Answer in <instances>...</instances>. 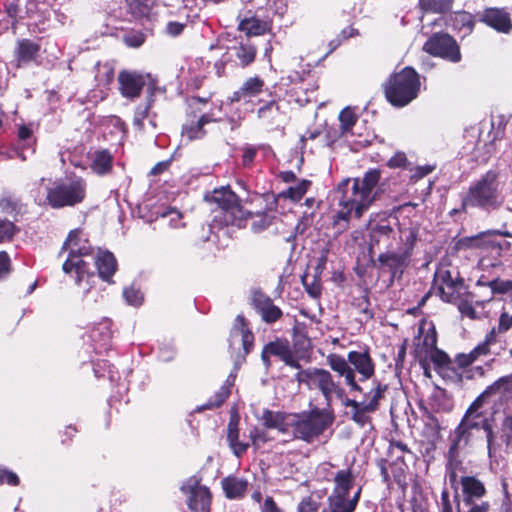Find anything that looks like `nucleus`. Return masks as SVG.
<instances>
[{"instance_id":"412c9836","label":"nucleus","mask_w":512,"mask_h":512,"mask_svg":"<svg viewBox=\"0 0 512 512\" xmlns=\"http://www.w3.org/2000/svg\"><path fill=\"white\" fill-rule=\"evenodd\" d=\"M460 483L466 504H471L474 499L483 497L486 492L484 485L474 477H462Z\"/></svg>"},{"instance_id":"5fc2aeb1","label":"nucleus","mask_w":512,"mask_h":512,"mask_svg":"<svg viewBox=\"0 0 512 512\" xmlns=\"http://www.w3.org/2000/svg\"><path fill=\"white\" fill-rule=\"evenodd\" d=\"M458 309L463 316H467L471 319H475L477 317L475 309L473 308L472 304L467 300L459 301Z\"/></svg>"},{"instance_id":"4be33fe9","label":"nucleus","mask_w":512,"mask_h":512,"mask_svg":"<svg viewBox=\"0 0 512 512\" xmlns=\"http://www.w3.org/2000/svg\"><path fill=\"white\" fill-rule=\"evenodd\" d=\"M221 484L226 497L229 499L243 497L248 486V482L245 479L235 476L224 478Z\"/></svg>"},{"instance_id":"f704fd0d","label":"nucleus","mask_w":512,"mask_h":512,"mask_svg":"<svg viewBox=\"0 0 512 512\" xmlns=\"http://www.w3.org/2000/svg\"><path fill=\"white\" fill-rule=\"evenodd\" d=\"M112 167V156L106 150L96 153L95 158L91 164V168L98 174L107 173Z\"/></svg>"},{"instance_id":"338daca9","label":"nucleus","mask_w":512,"mask_h":512,"mask_svg":"<svg viewBox=\"0 0 512 512\" xmlns=\"http://www.w3.org/2000/svg\"><path fill=\"white\" fill-rule=\"evenodd\" d=\"M184 25L178 22H170L167 25V32L170 35L176 36L179 35L183 30Z\"/></svg>"},{"instance_id":"c756f323","label":"nucleus","mask_w":512,"mask_h":512,"mask_svg":"<svg viewBox=\"0 0 512 512\" xmlns=\"http://www.w3.org/2000/svg\"><path fill=\"white\" fill-rule=\"evenodd\" d=\"M394 234L392 227L386 223L378 224L370 231V250L381 241L387 242Z\"/></svg>"},{"instance_id":"49530a36","label":"nucleus","mask_w":512,"mask_h":512,"mask_svg":"<svg viewBox=\"0 0 512 512\" xmlns=\"http://www.w3.org/2000/svg\"><path fill=\"white\" fill-rule=\"evenodd\" d=\"M339 120L341 122V128L343 132L349 131L356 122V117L353 111L349 108H345L341 111L339 115Z\"/></svg>"},{"instance_id":"864d4df0","label":"nucleus","mask_w":512,"mask_h":512,"mask_svg":"<svg viewBox=\"0 0 512 512\" xmlns=\"http://www.w3.org/2000/svg\"><path fill=\"white\" fill-rule=\"evenodd\" d=\"M355 34V29L354 28H348V29H344L342 31V36L341 37H337L336 39H333L330 43H329V51L327 52V54L333 52L340 44H341V41L342 39H347V38H350L352 37L353 35Z\"/></svg>"},{"instance_id":"6e6d98bb","label":"nucleus","mask_w":512,"mask_h":512,"mask_svg":"<svg viewBox=\"0 0 512 512\" xmlns=\"http://www.w3.org/2000/svg\"><path fill=\"white\" fill-rule=\"evenodd\" d=\"M149 105L144 108H138L134 118V124L139 128H144V120L148 117L149 114Z\"/></svg>"},{"instance_id":"9b49d317","label":"nucleus","mask_w":512,"mask_h":512,"mask_svg":"<svg viewBox=\"0 0 512 512\" xmlns=\"http://www.w3.org/2000/svg\"><path fill=\"white\" fill-rule=\"evenodd\" d=\"M373 201L374 197L371 194H342L339 202L341 209L338 212V217L345 220L353 214L356 217H360Z\"/></svg>"},{"instance_id":"4468645a","label":"nucleus","mask_w":512,"mask_h":512,"mask_svg":"<svg viewBox=\"0 0 512 512\" xmlns=\"http://www.w3.org/2000/svg\"><path fill=\"white\" fill-rule=\"evenodd\" d=\"M330 368L345 378L347 385L351 390L360 391V386L356 383L354 370L349 366L348 359L337 354H330L327 357Z\"/></svg>"},{"instance_id":"de8ad7c7","label":"nucleus","mask_w":512,"mask_h":512,"mask_svg":"<svg viewBox=\"0 0 512 512\" xmlns=\"http://www.w3.org/2000/svg\"><path fill=\"white\" fill-rule=\"evenodd\" d=\"M420 7L426 11L443 12L448 8L445 0H420Z\"/></svg>"},{"instance_id":"09e8293b","label":"nucleus","mask_w":512,"mask_h":512,"mask_svg":"<svg viewBox=\"0 0 512 512\" xmlns=\"http://www.w3.org/2000/svg\"><path fill=\"white\" fill-rule=\"evenodd\" d=\"M493 293L504 294L512 291V280H494L489 283Z\"/></svg>"},{"instance_id":"774afa93","label":"nucleus","mask_w":512,"mask_h":512,"mask_svg":"<svg viewBox=\"0 0 512 512\" xmlns=\"http://www.w3.org/2000/svg\"><path fill=\"white\" fill-rule=\"evenodd\" d=\"M170 162L169 161H162L157 163L150 171V175H158L166 171L169 167Z\"/></svg>"},{"instance_id":"3c124183","label":"nucleus","mask_w":512,"mask_h":512,"mask_svg":"<svg viewBox=\"0 0 512 512\" xmlns=\"http://www.w3.org/2000/svg\"><path fill=\"white\" fill-rule=\"evenodd\" d=\"M19 483L18 476L5 468H0V485L8 484L12 486H16Z\"/></svg>"},{"instance_id":"4d7b16f0","label":"nucleus","mask_w":512,"mask_h":512,"mask_svg":"<svg viewBox=\"0 0 512 512\" xmlns=\"http://www.w3.org/2000/svg\"><path fill=\"white\" fill-rule=\"evenodd\" d=\"M318 504L311 498H305L298 506V512H317Z\"/></svg>"},{"instance_id":"603ef678","label":"nucleus","mask_w":512,"mask_h":512,"mask_svg":"<svg viewBox=\"0 0 512 512\" xmlns=\"http://www.w3.org/2000/svg\"><path fill=\"white\" fill-rule=\"evenodd\" d=\"M250 439L253 446L259 448L267 441V436L265 431L260 430L258 428H253L250 431Z\"/></svg>"},{"instance_id":"b1692460","label":"nucleus","mask_w":512,"mask_h":512,"mask_svg":"<svg viewBox=\"0 0 512 512\" xmlns=\"http://www.w3.org/2000/svg\"><path fill=\"white\" fill-rule=\"evenodd\" d=\"M221 198L214 197V194H206V202H215L221 209L235 215L236 212H241L237 194H220Z\"/></svg>"},{"instance_id":"1a4fd4ad","label":"nucleus","mask_w":512,"mask_h":512,"mask_svg":"<svg viewBox=\"0 0 512 512\" xmlns=\"http://www.w3.org/2000/svg\"><path fill=\"white\" fill-rule=\"evenodd\" d=\"M129 205L135 204L139 216L146 221H153L158 217L171 216V221L179 220L181 214L175 210H166L162 205L157 203V200L150 196L146 197L142 201H134L131 199L125 200Z\"/></svg>"},{"instance_id":"a19ab883","label":"nucleus","mask_w":512,"mask_h":512,"mask_svg":"<svg viewBox=\"0 0 512 512\" xmlns=\"http://www.w3.org/2000/svg\"><path fill=\"white\" fill-rule=\"evenodd\" d=\"M486 433L487 449L490 457L494 456L499 449V443L497 441V435L493 430V420L483 428Z\"/></svg>"},{"instance_id":"f257e3e1","label":"nucleus","mask_w":512,"mask_h":512,"mask_svg":"<svg viewBox=\"0 0 512 512\" xmlns=\"http://www.w3.org/2000/svg\"><path fill=\"white\" fill-rule=\"evenodd\" d=\"M334 416L329 410H314L308 415L283 414L267 411L263 423L267 428H275L283 434L310 442L332 424Z\"/></svg>"},{"instance_id":"7c9ffc66","label":"nucleus","mask_w":512,"mask_h":512,"mask_svg":"<svg viewBox=\"0 0 512 512\" xmlns=\"http://www.w3.org/2000/svg\"><path fill=\"white\" fill-rule=\"evenodd\" d=\"M233 333L236 336H241L243 348L246 353L249 352V348L253 342V335L246 327L245 319L242 316H237L233 326Z\"/></svg>"},{"instance_id":"e2e57ef3","label":"nucleus","mask_w":512,"mask_h":512,"mask_svg":"<svg viewBox=\"0 0 512 512\" xmlns=\"http://www.w3.org/2000/svg\"><path fill=\"white\" fill-rule=\"evenodd\" d=\"M441 512H453L452 505L450 502L449 492L444 489L441 493Z\"/></svg>"},{"instance_id":"0eeeda50","label":"nucleus","mask_w":512,"mask_h":512,"mask_svg":"<svg viewBox=\"0 0 512 512\" xmlns=\"http://www.w3.org/2000/svg\"><path fill=\"white\" fill-rule=\"evenodd\" d=\"M501 350L499 339L496 337V329L492 328L485 336L483 342L479 343L469 353H462L456 356V363L460 367H467L477 361L480 357L498 355Z\"/></svg>"},{"instance_id":"423d86ee","label":"nucleus","mask_w":512,"mask_h":512,"mask_svg":"<svg viewBox=\"0 0 512 512\" xmlns=\"http://www.w3.org/2000/svg\"><path fill=\"white\" fill-rule=\"evenodd\" d=\"M423 49L431 55L442 57L454 63L461 60L459 46L448 34H433L424 44Z\"/></svg>"},{"instance_id":"473e14b6","label":"nucleus","mask_w":512,"mask_h":512,"mask_svg":"<svg viewBox=\"0 0 512 512\" xmlns=\"http://www.w3.org/2000/svg\"><path fill=\"white\" fill-rule=\"evenodd\" d=\"M447 271H439L437 273V281L440 279L443 280V284L439 286L438 290L441 298L446 302H452L455 299V292L457 289V285L451 280H446L445 275Z\"/></svg>"},{"instance_id":"ddd939ff","label":"nucleus","mask_w":512,"mask_h":512,"mask_svg":"<svg viewBox=\"0 0 512 512\" xmlns=\"http://www.w3.org/2000/svg\"><path fill=\"white\" fill-rule=\"evenodd\" d=\"M40 205L54 209L74 206L83 201V194H37L35 199Z\"/></svg>"},{"instance_id":"f03ea898","label":"nucleus","mask_w":512,"mask_h":512,"mask_svg":"<svg viewBox=\"0 0 512 512\" xmlns=\"http://www.w3.org/2000/svg\"><path fill=\"white\" fill-rule=\"evenodd\" d=\"M512 390V377H502L483 391L468 407L461 422L455 429L458 440H468L472 430L483 429L488 425L492 417H489L485 405L490 396L504 394Z\"/></svg>"},{"instance_id":"2f4dec72","label":"nucleus","mask_w":512,"mask_h":512,"mask_svg":"<svg viewBox=\"0 0 512 512\" xmlns=\"http://www.w3.org/2000/svg\"><path fill=\"white\" fill-rule=\"evenodd\" d=\"M498 176L495 172H487L470 192H492L499 189Z\"/></svg>"},{"instance_id":"9d476101","label":"nucleus","mask_w":512,"mask_h":512,"mask_svg":"<svg viewBox=\"0 0 512 512\" xmlns=\"http://www.w3.org/2000/svg\"><path fill=\"white\" fill-rule=\"evenodd\" d=\"M271 356L278 357L286 365L298 367L297 360L287 340L277 339L267 343L261 353V359L266 368L271 366Z\"/></svg>"},{"instance_id":"e433bc0d","label":"nucleus","mask_w":512,"mask_h":512,"mask_svg":"<svg viewBox=\"0 0 512 512\" xmlns=\"http://www.w3.org/2000/svg\"><path fill=\"white\" fill-rule=\"evenodd\" d=\"M239 29L248 35H260L265 32L266 25L259 19L248 18L240 22Z\"/></svg>"},{"instance_id":"20e7f679","label":"nucleus","mask_w":512,"mask_h":512,"mask_svg":"<svg viewBox=\"0 0 512 512\" xmlns=\"http://www.w3.org/2000/svg\"><path fill=\"white\" fill-rule=\"evenodd\" d=\"M420 80L414 69L406 67L393 74L385 85L387 100L394 106L403 107L417 97Z\"/></svg>"},{"instance_id":"dca6fc26","label":"nucleus","mask_w":512,"mask_h":512,"mask_svg":"<svg viewBox=\"0 0 512 512\" xmlns=\"http://www.w3.org/2000/svg\"><path fill=\"white\" fill-rule=\"evenodd\" d=\"M348 362L354 366L363 380L371 378L374 374V364L367 352L350 351L348 353Z\"/></svg>"},{"instance_id":"680f3d73","label":"nucleus","mask_w":512,"mask_h":512,"mask_svg":"<svg viewBox=\"0 0 512 512\" xmlns=\"http://www.w3.org/2000/svg\"><path fill=\"white\" fill-rule=\"evenodd\" d=\"M261 512H283L275 503L272 497L268 496L265 498L263 505L261 506Z\"/></svg>"},{"instance_id":"8fccbe9b","label":"nucleus","mask_w":512,"mask_h":512,"mask_svg":"<svg viewBox=\"0 0 512 512\" xmlns=\"http://www.w3.org/2000/svg\"><path fill=\"white\" fill-rule=\"evenodd\" d=\"M255 49L253 47L241 46L238 49L237 56L244 65H248L254 61Z\"/></svg>"},{"instance_id":"0e129e2a","label":"nucleus","mask_w":512,"mask_h":512,"mask_svg":"<svg viewBox=\"0 0 512 512\" xmlns=\"http://www.w3.org/2000/svg\"><path fill=\"white\" fill-rule=\"evenodd\" d=\"M202 130L197 129V123L194 126L185 127L183 130V135L188 138V140H193L200 137Z\"/></svg>"},{"instance_id":"f8f14e48","label":"nucleus","mask_w":512,"mask_h":512,"mask_svg":"<svg viewBox=\"0 0 512 512\" xmlns=\"http://www.w3.org/2000/svg\"><path fill=\"white\" fill-rule=\"evenodd\" d=\"M118 81L121 94L130 99L139 97L145 85V79L141 74L130 71H121Z\"/></svg>"},{"instance_id":"6ab92c4d","label":"nucleus","mask_w":512,"mask_h":512,"mask_svg":"<svg viewBox=\"0 0 512 512\" xmlns=\"http://www.w3.org/2000/svg\"><path fill=\"white\" fill-rule=\"evenodd\" d=\"M253 303L265 322H275L282 315L280 308L274 305L269 298L261 294L254 296Z\"/></svg>"},{"instance_id":"4c0bfd02","label":"nucleus","mask_w":512,"mask_h":512,"mask_svg":"<svg viewBox=\"0 0 512 512\" xmlns=\"http://www.w3.org/2000/svg\"><path fill=\"white\" fill-rule=\"evenodd\" d=\"M440 433V424L435 418L432 413L428 412L426 415V421L423 428V435L428 439L430 442H434L436 439H438Z\"/></svg>"},{"instance_id":"ea45409f","label":"nucleus","mask_w":512,"mask_h":512,"mask_svg":"<svg viewBox=\"0 0 512 512\" xmlns=\"http://www.w3.org/2000/svg\"><path fill=\"white\" fill-rule=\"evenodd\" d=\"M375 410V402L374 403H363L359 408L353 411L352 419L360 424L364 425L368 422V413Z\"/></svg>"},{"instance_id":"c03bdc74","label":"nucleus","mask_w":512,"mask_h":512,"mask_svg":"<svg viewBox=\"0 0 512 512\" xmlns=\"http://www.w3.org/2000/svg\"><path fill=\"white\" fill-rule=\"evenodd\" d=\"M512 327V310H503L498 320V326L496 329V337L498 338L499 333L507 332Z\"/></svg>"},{"instance_id":"58836bf2","label":"nucleus","mask_w":512,"mask_h":512,"mask_svg":"<svg viewBox=\"0 0 512 512\" xmlns=\"http://www.w3.org/2000/svg\"><path fill=\"white\" fill-rule=\"evenodd\" d=\"M501 439L508 448L512 447V410L505 415L502 421Z\"/></svg>"},{"instance_id":"aec40b11","label":"nucleus","mask_w":512,"mask_h":512,"mask_svg":"<svg viewBox=\"0 0 512 512\" xmlns=\"http://www.w3.org/2000/svg\"><path fill=\"white\" fill-rule=\"evenodd\" d=\"M501 203L498 194H468L463 200L464 208L477 206L485 210L495 209Z\"/></svg>"},{"instance_id":"13d9d810","label":"nucleus","mask_w":512,"mask_h":512,"mask_svg":"<svg viewBox=\"0 0 512 512\" xmlns=\"http://www.w3.org/2000/svg\"><path fill=\"white\" fill-rule=\"evenodd\" d=\"M406 162H407L406 155L403 152H397L388 161V166L391 168L403 167V166H405Z\"/></svg>"},{"instance_id":"a211bd4d","label":"nucleus","mask_w":512,"mask_h":512,"mask_svg":"<svg viewBox=\"0 0 512 512\" xmlns=\"http://www.w3.org/2000/svg\"><path fill=\"white\" fill-rule=\"evenodd\" d=\"M95 266L100 278L110 282V278L117 269V262L111 252L99 250L95 257Z\"/></svg>"},{"instance_id":"bf43d9fd","label":"nucleus","mask_w":512,"mask_h":512,"mask_svg":"<svg viewBox=\"0 0 512 512\" xmlns=\"http://www.w3.org/2000/svg\"><path fill=\"white\" fill-rule=\"evenodd\" d=\"M434 170V166L425 165L419 166L415 169L414 173L411 175V180L418 181L424 176L428 175Z\"/></svg>"},{"instance_id":"052dcab7","label":"nucleus","mask_w":512,"mask_h":512,"mask_svg":"<svg viewBox=\"0 0 512 512\" xmlns=\"http://www.w3.org/2000/svg\"><path fill=\"white\" fill-rule=\"evenodd\" d=\"M10 259L6 252H0V279L9 273Z\"/></svg>"},{"instance_id":"bb28decb","label":"nucleus","mask_w":512,"mask_h":512,"mask_svg":"<svg viewBox=\"0 0 512 512\" xmlns=\"http://www.w3.org/2000/svg\"><path fill=\"white\" fill-rule=\"evenodd\" d=\"M405 261L406 256L404 254L395 252H385L378 256V262L381 267L388 268L393 273H396L397 270L401 269L404 266Z\"/></svg>"},{"instance_id":"f3484780","label":"nucleus","mask_w":512,"mask_h":512,"mask_svg":"<svg viewBox=\"0 0 512 512\" xmlns=\"http://www.w3.org/2000/svg\"><path fill=\"white\" fill-rule=\"evenodd\" d=\"M361 488H358L351 499L337 495H330L328 506L322 512H353L358 504Z\"/></svg>"},{"instance_id":"6e6552de","label":"nucleus","mask_w":512,"mask_h":512,"mask_svg":"<svg viewBox=\"0 0 512 512\" xmlns=\"http://www.w3.org/2000/svg\"><path fill=\"white\" fill-rule=\"evenodd\" d=\"M181 490L189 494L188 505L193 512H210L211 494L196 478L188 479Z\"/></svg>"},{"instance_id":"72a5a7b5","label":"nucleus","mask_w":512,"mask_h":512,"mask_svg":"<svg viewBox=\"0 0 512 512\" xmlns=\"http://www.w3.org/2000/svg\"><path fill=\"white\" fill-rule=\"evenodd\" d=\"M380 180V172L378 170H370L368 171L363 178V187L359 188L358 179H354L353 181V192H371L372 189L376 187Z\"/></svg>"},{"instance_id":"c85d7f7f","label":"nucleus","mask_w":512,"mask_h":512,"mask_svg":"<svg viewBox=\"0 0 512 512\" xmlns=\"http://www.w3.org/2000/svg\"><path fill=\"white\" fill-rule=\"evenodd\" d=\"M263 85L264 83L260 78H250L234 93L233 100L239 101L243 97L255 96L261 92Z\"/></svg>"},{"instance_id":"7ed1b4c3","label":"nucleus","mask_w":512,"mask_h":512,"mask_svg":"<svg viewBox=\"0 0 512 512\" xmlns=\"http://www.w3.org/2000/svg\"><path fill=\"white\" fill-rule=\"evenodd\" d=\"M63 251H68V257L63 263L62 269L65 274H75L76 284L81 286L83 281L86 285L83 287L84 293L90 290L89 279L94 275L89 272L87 263L83 257L88 256L92 252V247L83 233L79 229L71 231L62 246Z\"/></svg>"},{"instance_id":"c9c22d12","label":"nucleus","mask_w":512,"mask_h":512,"mask_svg":"<svg viewBox=\"0 0 512 512\" xmlns=\"http://www.w3.org/2000/svg\"><path fill=\"white\" fill-rule=\"evenodd\" d=\"M130 12L136 18H144L150 15L153 0H128Z\"/></svg>"},{"instance_id":"37998d69","label":"nucleus","mask_w":512,"mask_h":512,"mask_svg":"<svg viewBox=\"0 0 512 512\" xmlns=\"http://www.w3.org/2000/svg\"><path fill=\"white\" fill-rule=\"evenodd\" d=\"M123 296L129 305L139 306L143 302V294L139 289L129 287L124 289Z\"/></svg>"},{"instance_id":"cd10ccee","label":"nucleus","mask_w":512,"mask_h":512,"mask_svg":"<svg viewBox=\"0 0 512 512\" xmlns=\"http://www.w3.org/2000/svg\"><path fill=\"white\" fill-rule=\"evenodd\" d=\"M430 407L435 413H449L453 409V401L443 391L435 392L430 398Z\"/></svg>"},{"instance_id":"393cba45","label":"nucleus","mask_w":512,"mask_h":512,"mask_svg":"<svg viewBox=\"0 0 512 512\" xmlns=\"http://www.w3.org/2000/svg\"><path fill=\"white\" fill-rule=\"evenodd\" d=\"M39 49V45L30 40L25 39L19 41L16 50L18 65L20 66L21 64H25L34 60L39 52Z\"/></svg>"},{"instance_id":"a878e982","label":"nucleus","mask_w":512,"mask_h":512,"mask_svg":"<svg viewBox=\"0 0 512 512\" xmlns=\"http://www.w3.org/2000/svg\"><path fill=\"white\" fill-rule=\"evenodd\" d=\"M335 487L331 495L347 497L353 486V476L349 470H340L336 473Z\"/></svg>"},{"instance_id":"2eb2a0df","label":"nucleus","mask_w":512,"mask_h":512,"mask_svg":"<svg viewBox=\"0 0 512 512\" xmlns=\"http://www.w3.org/2000/svg\"><path fill=\"white\" fill-rule=\"evenodd\" d=\"M480 20L499 32L508 33L512 28L509 14L501 9H486L482 13Z\"/></svg>"},{"instance_id":"39448f33","label":"nucleus","mask_w":512,"mask_h":512,"mask_svg":"<svg viewBox=\"0 0 512 512\" xmlns=\"http://www.w3.org/2000/svg\"><path fill=\"white\" fill-rule=\"evenodd\" d=\"M299 381L310 389H319L327 405H330L333 395L342 396L343 390L333 380L332 375L324 369H308L298 375Z\"/></svg>"},{"instance_id":"79ce46f5","label":"nucleus","mask_w":512,"mask_h":512,"mask_svg":"<svg viewBox=\"0 0 512 512\" xmlns=\"http://www.w3.org/2000/svg\"><path fill=\"white\" fill-rule=\"evenodd\" d=\"M16 232L17 229L11 221L0 220V244L12 240Z\"/></svg>"},{"instance_id":"5701e85b","label":"nucleus","mask_w":512,"mask_h":512,"mask_svg":"<svg viewBox=\"0 0 512 512\" xmlns=\"http://www.w3.org/2000/svg\"><path fill=\"white\" fill-rule=\"evenodd\" d=\"M239 420L237 417H231L228 428H227V439L229 442V446L232 449L233 453L239 457L249 447V443L240 442L239 438V429H238Z\"/></svg>"},{"instance_id":"a18cd8bd","label":"nucleus","mask_w":512,"mask_h":512,"mask_svg":"<svg viewBox=\"0 0 512 512\" xmlns=\"http://www.w3.org/2000/svg\"><path fill=\"white\" fill-rule=\"evenodd\" d=\"M230 394V388L227 385L222 386L215 394L213 400H209L205 404V408L212 409L219 407L229 396Z\"/></svg>"},{"instance_id":"69168bd1","label":"nucleus","mask_w":512,"mask_h":512,"mask_svg":"<svg viewBox=\"0 0 512 512\" xmlns=\"http://www.w3.org/2000/svg\"><path fill=\"white\" fill-rule=\"evenodd\" d=\"M311 187V182L309 180H302L298 183L296 187L290 186L286 192H306Z\"/></svg>"}]
</instances>
